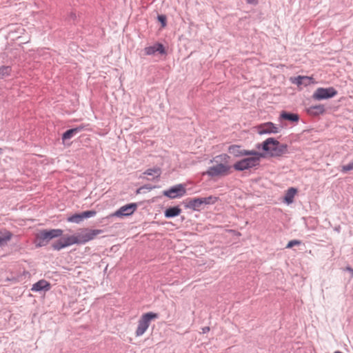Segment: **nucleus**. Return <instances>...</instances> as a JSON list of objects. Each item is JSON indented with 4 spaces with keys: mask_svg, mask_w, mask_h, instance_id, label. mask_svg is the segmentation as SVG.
Segmentation results:
<instances>
[{
    "mask_svg": "<svg viewBox=\"0 0 353 353\" xmlns=\"http://www.w3.org/2000/svg\"><path fill=\"white\" fill-rule=\"evenodd\" d=\"M281 118L285 120H288L294 122H297L299 119V115L293 113H288L283 112L281 114Z\"/></svg>",
    "mask_w": 353,
    "mask_h": 353,
    "instance_id": "b1692460",
    "label": "nucleus"
},
{
    "mask_svg": "<svg viewBox=\"0 0 353 353\" xmlns=\"http://www.w3.org/2000/svg\"><path fill=\"white\" fill-rule=\"evenodd\" d=\"M88 125H81L75 128L70 129L63 134L62 139L66 140L71 139L75 134L81 132L85 129V127Z\"/></svg>",
    "mask_w": 353,
    "mask_h": 353,
    "instance_id": "f3484780",
    "label": "nucleus"
},
{
    "mask_svg": "<svg viewBox=\"0 0 353 353\" xmlns=\"http://www.w3.org/2000/svg\"><path fill=\"white\" fill-rule=\"evenodd\" d=\"M137 208L136 203H130L121 207L118 210L109 215V217H123L132 214Z\"/></svg>",
    "mask_w": 353,
    "mask_h": 353,
    "instance_id": "9d476101",
    "label": "nucleus"
},
{
    "mask_svg": "<svg viewBox=\"0 0 353 353\" xmlns=\"http://www.w3.org/2000/svg\"><path fill=\"white\" fill-rule=\"evenodd\" d=\"M73 244H79L77 235L64 236L54 243L52 247L54 250H59Z\"/></svg>",
    "mask_w": 353,
    "mask_h": 353,
    "instance_id": "6e6552de",
    "label": "nucleus"
},
{
    "mask_svg": "<svg viewBox=\"0 0 353 353\" xmlns=\"http://www.w3.org/2000/svg\"><path fill=\"white\" fill-rule=\"evenodd\" d=\"M245 156L247 157L236 161L233 165V168L236 170L243 171L258 166L260 164L261 158L264 157L263 153L256 150H248Z\"/></svg>",
    "mask_w": 353,
    "mask_h": 353,
    "instance_id": "7ed1b4c3",
    "label": "nucleus"
},
{
    "mask_svg": "<svg viewBox=\"0 0 353 353\" xmlns=\"http://www.w3.org/2000/svg\"><path fill=\"white\" fill-rule=\"evenodd\" d=\"M159 318V314L152 312L143 314L137 322V326L135 330L136 336L139 337L143 335L148 330L152 321Z\"/></svg>",
    "mask_w": 353,
    "mask_h": 353,
    "instance_id": "20e7f679",
    "label": "nucleus"
},
{
    "mask_svg": "<svg viewBox=\"0 0 353 353\" xmlns=\"http://www.w3.org/2000/svg\"><path fill=\"white\" fill-rule=\"evenodd\" d=\"M185 193V189L181 184L175 185L168 190L163 192V195L170 199H175L183 196Z\"/></svg>",
    "mask_w": 353,
    "mask_h": 353,
    "instance_id": "9b49d317",
    "label": "nucleus"
},
{
    "mask_svg": "<svg viewBox=\"0 0 353 353\" xmlns=\"http://www.w3.org/2000/svg\"><path fill=\"white\" fill-rule=\"evenodd\" d=\"M259 134H276L280 131V128L272 122L260 124L256 127Z\"/></svg>",
    "mask_w": 353,
    "mask_h": 353,
    "instance_id": "1a4fd4ad",
    "label": "nucleus"
},
{
    "mask_svg": "<svg viewBox=\"0 0 353 353\" xmlns=\"http://www.w3.org/2000/svg\"><path fill=\"white\" fill-rule=\"evenodd\" d=\"M290 81L292 83L296 84L298 86H307L313 83L312 77L307 76H298L297 77L291 78Z\"/></svg>",
    "mask_w": 353,
    "mask_h": 353,
    "instance_id": "ddd939ff",
    "label": "nucleus"
},
{
    "mask_svg": "<svg viewBox=\"0 0 353 353\" xmlns=\"http://www.w3.org/2000/svg\"><path fill=\"white\" fill-rule=\"evenodd\" d=\"M12 68L9 65L0 66V79H5L11 75Z\"/></svg>",
    "mask_w": 353,
    "mask_h": 353,
    "instance_id": "5701e85b",
    "label": "nucleus"
},
{
    "mask_svg": "<svg viewBox=\"0 0 353 353\" xmlns=\"http://www.w3.org/2000/svg\"><path fill=\"white\" fill-rule=\"evenodd\" d=\"M50 288L51 285L48 281L41 279L32 285L31 290L33 292H39L41 290L48 291Z\"/></svg>",
    "mask_w": 353,
    "mask_h": 353,
    "instance_id": "dca6fc26",
    "label": "nucleus"
},
{
    "mask_svg": "<svg viewBox=\"0 0 353 353\" xmlns=\"http://www.w3.org/2000/svg\"><path fill=\"white\" fill-rule=\"evenodd\" d=\"M102 232L103 230H101L83 229L77 235L79 243L82 244L91 241Z\"/></svg>",
    "mask_w": 353,
    "mask_h": 353,
    "instance_id": "423d86ee",
    "label": "nucleus"
},
{
    "mask_svg": "<svg viewBox=\"0 0 353 353\" xmlns=\"http://www.w3.org/2000/svg\"><path fill=\"white\" fill-rule=\"evenodd\" d=\"M210 331V327H204L202 328V332L203 333H206V332H208Z\"/></svg>",
    "mask_w": 353,
    "mask_h": 353,
    "instance_id": "2f4dec72",
    "label": "nucleus"
},
{
    "mask_svg": "<svg viewBox=\"0 0 353 353\" xmlns=\"http://www.w3.org/2000/svg\"><path fill=\"white\" fill-rule=\"evenodd\" d=\"M159 21L162 23V26L164 27L166 25V17L164 15L158 16Z\"/></svg>",
    "mask_w": 353,
    "mask_h": 353,
    "instance_id": "c756f323",
    "label": "nucleus"
},
{
    "mask_svg": "<svg viewBox=\"0 0 353 353\" xmlns=\"http://www.w3.org/2000/svg\"><path fill=\"white\" fill-rule=\"evenodd\" d=\"M337 94V91L333 87L319 88L312 94V98L315 100L327 99L334 97Z\"/></svg>",
    "mask_w": 353,
    "mask_h": 353,
    "instance_id": "0eeeda50",
    "label": "nucleus"
},
{
    "mask_svg": "<svg viewBox=\"0 0 353 353\" xmlns=\"http://www.w3.org/2000/svg\"><path fill=\"white\" fill-rule=\"evenodd\" d=\"M143 174L152 176L154 178H159L161 174V170L159 168L156 167L146 170Z\"/></svg>",
    "mask_w": 353,
    "mask_h": 353,
    "instance_id": "393cba45",
    "label": "nucleus"
},
{
    "mask_svg": "<svg viewBox=\"0 0 353 353\" xmlns=\"http://www.w3.org/2000/svg\"><path fill=\"white\" fill-rule=\"evenodd\" d=\"M201 198H194L189 200L187 206L193 210L199 211L202 206Z\"/></svg>",
    "mask_w": 353,
    "mask_h": 353,
    "instance_id": "aec40b11",
    "label": "nucleus"
},
{
    "mask_svg": "<svg viewBox=\"0 0 353 353\" xmlns=\"http://www.w3.org/2000/svg\"><path fill=\"white\" fill-rule=\"evenodd\" d=\"M352 170H353V161L352 162H350V163L342 166V168H341V171L343 172H347Z\"/></svg>",
    "mask_w": 353,
    "mask_h": 353,
    "instance_id": "cd10ccee",
    "label": "nucleus"
},
{
    "mask_svg": "<svg viewBox=\"0 0 353 353\" xmlns=\"http://www.w3.org/2000/svg\"><path fill=\"white\" fill-rule=\"evenodd\" d=\"M334 353H342V352L337 351V352H335Z\"/></svg>",
    "mask_w": 353,
    "mask_h": 353,
    "instance_id": "72a5a7b5",
    "label": "nucleus"
},
{
    "mask_svg": "<svg viewBox=\"0 0 353 353\" xmlns=\"http://www.w3.org/2000/svg\"><path fill=\"white\" fill-rule=\"evenodd\" d=\"M202 205H210L214 204L218 201V198L213 196L208 197L201 198Z\"/></svg>",
    "mask_w": 353,
    "mask_h": 353,
    "instance_id": "a878e982",
    "label": "nucleus"
},
{
    "mask_svg": "<svg viewBox=\"0 0 353 353\" xmlns=\"http://www.w3.org/2000/svg\"><path fill=\"white\" fill-rule=\"evenodd\" d=\"M202 205H210L214 204L218 201V198L213 196L208 197L201 198Z\"/></svg>",
    "mask_w": 353,
    "mask_h": 353,
    "instance_id": "bb28decb",
    "label": "nucleus"
},
{
    "mask_svg": "<svg viewBox=\"0 0 353 353\" xmlns=\"http://www.w3.org/2000/svg\"><path fill=\"white\" fill-rule=\"evenodd\" d=\"M181 213V209L178 207H172L165 210L164 215L166 218H172L179 216Z\"/></svg>",
    "mask_w": 353,
    "mask_h": 353,
    "instance_id": "412c9836",
    "label": "nucleus"
},
{
    "mask_svg": "<svg viewBox=\"0 0 353 353\" xmlns=\"http://www.w3.org/2000/svg\"><path fill=\"white\" fill-rule=\"evenodd\" d=\"M1 153V148H0V154Z\"/></svg>",
    "mask_w": 353,
    "mask_h": 353,
    "instance_id": "f704fd0d",
    "label": "nucleus"
},
{
    "mask_svg": "<svg viewBox=\"0 0 353 353\" xmlns=\"http://www.w3.org/2000/svg\"><path fill=\"white\" fill-rule=\"evenodd\" d=\"M258 149L262 148L264 153V157L268 155L271 157H279L288 152V145L280 143L274 138L270 137L265 140L262 143L257 145Z\"/></svg>",
    "mask_w": 353,
    "mask_h": 353,
    "instance_id": "f03ea898",
    "label": "nucleus"
},
{
    "mask_svg": "<svg viewBox=\"0 0 353 353\" xmlns=\"http://www.w3.org/2000/svg\"><path fill=\"white\" fill-rule=\"evenodd\" d=\"M300 244H301V241H299V240H292V241L288 242L286 248H292L294 245H299Z\"/></svg>",
    "mask_w": 353,
    "mask_h": 353,
    "instance_id": "c85d7f7f",
    "label": "nucleus"
},
{
    "mask_svg": "<svg viewBox=\"0 0 353 353\" xmlns=\"http://www.w3.org/2000/svg\"><path fill=\"white\" fill-rule=\"evenodd\" d=\"M13 234L9 230L0 229V247L6 245L12 239Z\"/></svg>",
    "mask_w": 353,
    "mask_h": 353,
    "instance_id": "2eb2a0df",
    "label": "nucleus"
},
{
    "mask_svg": "<svg viewBox=\"0 0 353 353\" xmlns=\"http://www.w3.org/2000/svg\"><path fill=\"white\" fill-rule=\"evenodd\" d=\"M297 190L296 188H290L288 190L284 200L288 203H291L293 202V199L294 196L296 195Z\"/></svg>",
    "mask_w": 353,
    "mask_h": 353,
    "instance_id": "4be33fe9",
    "label": "nucleus"
},
{
    "mask_svg": "<svg viewBox=\"0 0 353 353\" xmlns=\"http://www.w3.org/2000/svg\"><path fill=\"white\" fill-rule=\"evenodd\" d=\"M230 156L221 154L216 156L211 160L213 165L208 168L203 174L211 179H218L228 176L232 173V166L230 164Z\"/></svg>",
    "mask_w": 353,
    "mask_h": 353,
    "instance_id": "f257e3e1",
    "label": "nucleus"
},
{
    "mask_svg": "<svg viewBox=\"0 0 353 353\" xmlns=\"http://www.w3.org/2000/svg\"><path fill=\"white\" fill-rule=\"evenodd\" d=\"M247 3L249 4L256 5L258 3V0H246Z\"/></svg>",
    "mask_w": 353,
    "mask_h": 353,
    "instance_id": "7c9ffc66",
    "label": "nucleus"
},
{
    "mask_svg": "<svg viewBox=\"0 0 353 353\" xmlns=\"http://www.w3.org/2000/svg\"><path fill=\"white\" fill-rule=\"evenodd\" d=\"M307 112L310 115L317 116L322 114L325 112V108L323 105H317L310 107L307 109Z\"/></svg>",
    "mask_w": 353,
    "mask_h": 353,
    "instance_id": "6ab92c4d",
    "label": "nucleus"
},
{
    "mask_svg": "<svg viewBox=\"0 0 353 353\" xmlns=\"http://www.w3.org/2000/svg\"><path fill=\"white\" fill-rule=\"evenodd\" d=\"M63 230L61 229L43 230L37 234V245L42 247L46 245L51 239L61 236Z\"/></svg>",
    "mask_w": 353,
    "mask_h": 353,
    "instance_id": "39448f33",
    "label": "nucleus"
},
{
    "mask_svg": "<svg viewBox=\"0 0 353 353\" xmlns=\"http://www.w3.org/2000/svg\"><path fill=\"white\" fill-rule=\"evenodd\" d=\"M142 188H139V189H138V190H137V194L140 193V191H141V190Z\"/></svg>",
    "mask_w": 353,
    "mask_h": 353,
    "instance_id": "473e14b6",
    "label": "nucleus"
},
{
    "mask_svg": "<svg viewBox=\"0 0 353 353\" xmlns=\"http://www.w3.org/2000/svg\"><path fill=\"white\" fill-rule=\"evenodd\" d=\"M228 152L236 157H240L245 156L248 150L241 149V147L239 145H232L229 146Z\"/></svg>",
    "mask_w": 353,
    "mask_h": 353,
    "instance_id": "a211bd4d",
    "label": "nucleus"
},
{
    "mask_svg": "<svg viewBox=\"0 0 353 353\" xmlns=\"http://www.w3.org/2000/svg\"><path fill=\"white\" fill-rule=\"evenodd\" d=\"M96 211L89 210L85 211L81 214H75L68 218V221L72 223H80L83 219L94 216L96 214Z\"/></svg>",
    "mask_w": 353,
    "mask_h": 353,
    "instance_id": "f8f14e48",
    "label": "nucleus"
},
{
    "mask_svg": "<svg viewBox=\"0 0 353 353\" xmlns=\"http://www.w3.org/2000/svg\"><path fill=\"white\" fill-rule=\"evenodd\" d=\"M145 53L147 55L154 54L155 52H158L160 54H165V50L164 46L161 43H155L152 46H148L145 48L144 49Z\"/></svg>",
    "mask_w": 353,
    "mask_h": 353,
    "instance_id": "4468645a",
    "label": "nucleus"
}]
</instances>
